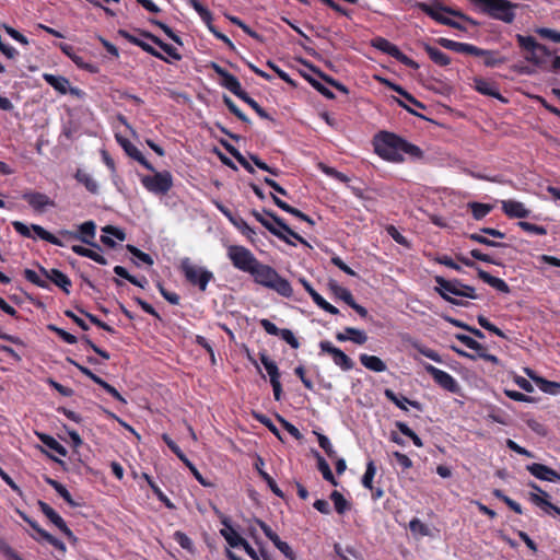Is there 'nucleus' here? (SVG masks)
I'll return each instance as SVG.
<instances>
[{"mask_svg": "<svg viewBox=\"0 0 560 560\" xmlns=\"http://www.w3.org/2000/svg\"><path fill=\"white\" fill-rule=\"evenodd\" d=\"M374 150L382 159L393 163L404 162L402 153L413 159L423 156V151L418 145L388 131H381L375 136Z\"/></svg>", "mask_w": 560, "mask_h": 560, "instance_id": "1", "label": "nucleus"}, {"mask_svg": "<svg viewBox=\"0 0 560 560\" xmlns=\"http://www.w3.org/2000/svg\"><path fill=\"white\" fill-rule=\"evenodd\" d=\"M250 275L256 283L276 291L281 296L290 298L293 294L290 282L268 265L259 261Z\"/></svg>", "mask_w": 560, "mask_h": 560, "instance_id": "2", "label": "nucleus"}, {"mask_svg": "<svg viewBox=\"0 0 560 560\" xmlns=\"http://www.w3.org/2000/svg\"><path fill=\"white\" fill-rule=\"evenodd\" d=\"M39 271L42 276L45 277L42 278L36 271L32 269H24L23 276L24 278L31 282L32 284L42 288V289H49V282H52L55 285L60 288L63 292L69 293L70 288L72 287V282L70 278L60 271L59 269L52 268L50 270H47L43 266H39Z\"/></svg>", "mask_w": 560, "mask_h": 560, "instance_id": "3", "label": "nucleus"}, {"mask_svg": "<svg viewBox=\"0 0 560 560\" xmlns=\"http://www.w3.org/2000/svg\"><path fill=\"white\" fill-rule=\"evenodd\" d=\"M480 8L481 12L494 20L510 24L515 19L514 10L518 8V3L509 0H469Z\"/></svg>", "mask_w": 560, "mask_h": 560, "instance_id": "4", "label": "nucleus"}, {"mask_svg": "<svg viewBox=\"0 0 560 560\" xmlns=\"http://www.w3.org/2000/svg\"><path fill=\"white\" fill-rule=\"evenodd\" d=\"M515 38L518 46L527 52L525 55L526 61L541 69H548V59L552 52L545 45L539 44L533 36L516 34Z\"/></svg>", "mask_w": 560, "mask_h": 560, "instance_id": "5", "label": "nucleus"}, {"mask_svg": "<svg viewBox=\"0 0 560 560\" xmlns=\"http://www.w3.org/2000/svg\"><path fill=\"white\" fill-rule=\"evenodd\" d=\"M416 7L418 9H420L422 12H424L425 14H428L431 19L439 22L440 24H443V21H450L451 19L445 16V14H450L453 16H457L462 20H465L472 25H477V22L474 21L471 18L465 15L460 11H457L450 7L443 5L439 1H433L431 3L417 2Z\"/></svg>", "mask_w": 560, "mask_h": 560, "instance_id": "6", "label": "nucleus"}, {"mask_svg": "<svg viewBox=\"0 0 560 560\" xmlns=\"http://www.w3.org/2000/svg\"><path fill=\"white\" fill-rule=\"evenodd\" d=\"M228 257L236 269L248 273H252L259 262L248 248L241 245L229 246Z\"/></svg>", "mask_w": 560, "mask_h": 560, "instance_id": "7", "label": "nucleus"}, {"mask_svg": "<svg viewBox=\"0 0 560 560\" xmlns=\"http://www.w3.org/2000/svg\"><path fill=\"white\" fill-rule=\"evenodd\" d=\"M141 177L142 186L154 195H165L173 187V176L168 171L155 172Z\"/></svg>", "mask_w": 560, "mask_h": 560, "instance_id": "8", "label": "nucleus"}, {"mask_svg": "<svg viewBox=\"0 0 560 560\" xmlns=\"http://www.w3.org/2000/svg\"><path fill=\"white\" fill-rule=\"evenodd\" d=\"M182 269L186 279L201 291H206L208 283L213 279V273L202 267L192 265L188 258L182 262Z\"/></svg>", "mask_w": 560, "mask_h": 560, "instance_id": "9", "label": "nucleus"}, {"mask_svg": "<svg viewBox=\"0 0 560 560\" xmlns=\"http://www.w3.org/2000/svg\"><path fill=\"white\" fill-rule=\"evenodd\" d=\"M12 226L16 233L24 237L34 238V236L32 235L33 231L35 235L40 240L46 241L52 245L62 246L61 241L57 236L46 231L43 226L38 224H31V226H27L25 223L21 221H13Z\"/></svg>", "mask_w": 560, "mask_h": 560, "instance_id": "10", "label": "nucleus"}, {"mask_svg": "<svg viewBox=\"0 0 560 560\" xmlns=\"http://www.w3.org/2000/svg\"><path fill=\"white\" fill-rule=\"evenodd\" d=\"M423 368L425 372L432 376L434 382L443 389L452 394H458L460 392L458 382L447 372L442 371L430 363H424Z\"/></svg>", "mask_w": 560, "mask_h": 560, "instance_id": "11", "label": "nucleus"}, {"mask_svg": "<svg viewBox=\"0 0 560 560\" xmlns=\"http://www.w3.org/2000/svg\"><path fill=\"white\" fill-rule=\"evenodd\" d=\"M259 360L270 377L275 400L280 401L282 398V386L280 383V371L278 365L269 358L266 351L259 352Z\"/></svg>", "mask_w": 560, "mask_h": 560, "instance_id": "12", "label": "nucleus"}, {"mask_svg": "<svg viewBox=\"0 0 560 560\" xmlns=\"http://www.w3.org/2000/svg\"><path fill=\"white\" fill-rule=\"evenodd\" d=\"M384 84H386L390 90L395 91L396 93H398L399 95H401L404 97V101L402 100H399L397 97H394L395 102L401 106L402 108H405L408 113L415 115V116H418V117H421V118H424L422 115L418 114L413 108H411L407 103H409L410 105H413L418 108H422L424 109L425 108V105L422 104L421 102H419L417 98H415L409 92H407L402 86L394 83V82H390L388 80H382Z\"/></svg>", "mask_w": 560, "mask_h": 560, "instance_id": "13", "label": "nucleus"}, {"mask_svg": "<svg viewBox=\"0 0 560 560\" xmlns=\"http://www.w3.org/2000/svg\"><path fill=\"white\" fill-rule=\"evenodd\" d=\"M322 352L330 354L334 363L342 371H350L354 368V362L341 349L335 347L330 341L323 340L319 342Z\"/></svg>", "mask_w": 560, "mask_h": 560, "instance_id": "14", "label": "nucleus"}, {"mask_svg": "<svg viewBox=\"0 0 560 560\" xmlns=\"http://www.w3.org/2000/svg\"><path fill=\"white\" fill-rule=\"evenodd\" d=\"M22 199L37 213H43L47 208H54L56 206L55 201L49 196L39 191H24Z\"/></svg>", "mask_w": 560, "mask_h": 560, "instance_id": "15", "label": "nucleus"}, {"mask_svg": "<svg viewBox=\"0 0 560 560\" xmlns=\"http://www.w3.org/2000/svg\"><path fill=\"white\" fill-rule=\"evenodd\" d=\"M524 373L539 387V389L549 395L560 394V383L548 381L536 374L530 368H524Z\"/></svg>", "mask_w": 560, "mask_h": 560, "instance_id": "16", "label": "nucleus"}, {"mask_svg": "<svg viewBox=\"0 0 560 560\" xmlns=\"http://www.w3.org/2000/svg\"><path fill=\"white\" fill-rule=\"evenodd\" d=\"M434 281L436 283L435 291L441 295V298L447 302H451L454 298L451 295L457 296V288L458 279L447 280L442 276H435Z\"/></svg>", "mask_w": 560, "mask_h": 560, "instance_id": "17", "label": "nucleus"}, {"mask_svg": "<svg viewBox=\"0 0 560 560\" xmlns=\"http://www.w3.org/2000/svg\"><path fill=\"white\" fill-rule=\"evenodd\" d=\"M38 506L42 513L56 526L58 527L67 537H72L73 534L70 528L67 526L63 518L46 502L38 501Z\"/></svg>", "mask_w": 560, "mask_h": 560, "instance_id": "18", "label": "nucleus"}, {"mask_svg": "<svg viewBox=\"0 0 560 560\" xmlns=\"http://www.w3.org/2000/svg\"><path fill=\"white\" fill-rule=\"evenodd\" d=\"M526 469L539 480L550 482L560 481V474L544 464L533 463L527 465Z\"/></svg>", "mask_w": 560, "mask_h": 560, "instance_id": "19", "label": "nucleus"}, {"mask_svg": "<svg viewBox=\"0 0 560 560\" xmlns=\"http://www.w3.org/2000/svg\"><path fill=\"white\" fill-rule=\"evenodd\" d=\"M117 142L121 145L128 156L139 162L149 171H154L153 165L143 156V154L126 138L116 133Z\"/></svg>", "mask_w": 560, "mask_h": 560, "instance_id": "20", "label": "nucleus"}, {"mask_svg": "<svg viewBox=\"0 0 560 560\" xmlns=\"http://www.w3.org/2000/svg\"><path fill=\"white\" fill-rule=\"evenodd\" d=\"M436 42L442 47L459 54L474 55L476 52H479V47L471 44L459 43L444 37L439 38Z\"/></svg>", "mask_w": 560, "mask_h": 560, "instance_id": "21", "label": "nucleus"}, {"mask_svg": "<svg viewBox=\"0 0 560 560\" xmlns=\"http://www.w3.org/2000/svg\"><path fill=\"white\" fill-rule=\"evenodd\" d=\"M502 210L510 218L524 219L530 214V211L516 200H503Z\"/></svg>", "mask_w": 560, "mask_h": 560, "instance_id": "22", "label": "nucleus"}, {"mask_svg": "<svg viewBox=\"0 0 560 560\" xmlns=\"http://www.w3.org/2000/svg\"><path fill=\"white\" fill-rule=\"evenodd\" d=\"M119 35H121L122 37L128 39L133 45L139 46L142 50L150 54L151 56H153L160 60L166 61V62L168 61L160 51H158L152 45L148 44L142 38L130 35L128 32H126L124 30L119 31Z\"/></svg>", "mask_w": 560, "mask_h": 560, "instance_id": "23", "label": "nucleus"}, {"mask_svg": "<svg viewBox=\"0 0 560 560\" xmlns=\"http://www.w3.org/2000/svg\"><path fill=\"white\" fill-rule=\"evenodd\" d=\"M474 82H475V88L479 93L487 95V96L494 97L503 103L508 102V100L500 94V92L494 83L487 81L485 79H481V78L475 79Z\"/></svg>", "mask_w": 560, "mask_h": 560, "instance_id": "24", "label": "nucleus"}, {"mask_svg": "<svg viewBox=\"0 0 560 560\" xmlns=\"http://www.w3.org/2000/svg\"><path fill=\"white\" fill-rule=\"evenodd\" d=\"M140 36L142 38L149 39L152 43H154L155 45H158L165 54H167L174 60H180L182 59V55L177 51V49L175 47H173L170 44L164 43L161 38H159L158 36L153 35V34H151L150 32L142 31L140 33Z\"/></svg>", "mask_w": 560, "mask_h": 560, "instance_id": "25", "label": "nucleus"}, {"mask_svg": "<svg viewBox=\"0 0 560 560\" xmlns=\"http://www.w3.org/2000/svg\"><path fill=\"white\" fill-rule=\"evenodd\" d=\"M478 277L487 284L495 289L497 291L501 293H510V287L508 283L497 277L491 276L489 272L485 271L481 268H478Z\"/></svg>", "mask_w": 560, "mask_h": 560, "instance_id": "26", "label": "nucleus"}, {"mask_svg": "<svg viewBox=\"0 0 560 560\" xmlns=\"http://www.w3.org/2000/svg\"><path fill=\"white\" fill-rule=\"evenodd\" d=\"M384 396L390 400L393 404H395L399 409L404 410V411H407V407H406V404L410 405L411 407L418 409V410H421L422 407H421V404L417 400H410L408 399L407 397L405 396H398L394 393V390L389 389V388H386L384 390Z\"/></svg>", "mask_w": 560, "mask_h": 560, "instance_id": "27", "label": "nucleus"}, {"mask_svg": "<svg viewBox=\"0 0 560 560\" xmlns=\"http://www.w3.org/2000/svg\"><path fill=\"white\" fill-rule=\"evenodd\" d=\"M264 465V459L260 456H258L255 463V468L257 469L259 476L266 481V483L268 485L269 489L273 492V494H276L279 498H283L284 493L278 487L272 477L262 469Z\"/></svg>", "mask_w": 560, "mask_h": 560, "instance_id": "28", "label": "nucleus"}, {"mask_svg": "<svg viewBox=\"0 0 560 560\" xmlns=\"http://www.w3.org/2000/svg\"><path fill=\"white\" fill-rule=\"evenodd\" d=\"M271 198L273 200V202L283 211L294 215L295 218L302 220V221H305L307 222L310 225H314L315 222L314 220L308 217L307 214L303 213L302 211H300L299 209L294 208V207H291L289 203L284 202L283 200H281L280 198H278L275 194H271Z\"/></svg>", "mask_w": 560, "mask_h": 560, "instance_id": "29", "label": "nucleus"}, {"mask_svg": "<svg viewBox=\"0 0 560 560\" xmlns=\"http://www.w3.org/2000/svg\"><path fill=\"white\" fill-rule=\"evenodd\" d=\"M360 362L365 369L377 373L385 372L387 369L385 362L376 355L362 353Z\"/></svg>", "mask_w": 560, "mask_h": 560, "instance_id": "30", "label": "nucleus"}, {"mask_svg": "<svg viewBox=\"0 0 560 560\" xmlns=\"http://www.w3.org/2000/svg\"><path fill=\"white\" fill-rule=\"evenodd\" d=\"M222 524L224 528L220 530L221 535L225 538L228 544L233 547H240V544L243 541V537L238 535V533L232 527L229 520H223Z\"/></svg>", "mask_w": 560, "mask_h": 560, "instance_id": "31", "label": "nucleus"}, {"mask_svg": "<svg viewBox=\"0 0 560 560\" xmlns=\"http://www.w3.org/2000/svg\"><path fill=\"white\" fill-rule=\"evenodd\" d=\"M43 79L60 94H67L70 85L67 78L51 73H44Z\"/></svg>", "mask_w": 560, "mask_h": 560, "instance_id": "32", "label": "nucleus"}, {"mask_svg": "<svg viewBox=\"0 0 560 560\" xmlns=\"http://www.w3.org/2000/svg\"><path fill=\"white\" fill-rule=\"evenodd\" d=\"M221 85L223 88H225L226 90H229L231 93H233L238 98H242L243 95H245L247 93L242 89L238 79L235 75L231 74L230 72H228L222 78Z\"/></svg>", "mask_w": 560, "mask_h": 560, "instance_id": "33", "label": "nucleus"}, {"mask_svg": "<svg viewBox=\"0 0 560 560\" xmlns=\"http://www.w3.org/2000/svg\"><path fill=\"white\" fill-rule=\"evenodd\" d=\"M313 455L317 459V468L322 472L323 478L330 482L332 486H338V481L334 477L331 469L325 458L320 455V453L316 450H313Z\"/></svg>", "mask_w": 560, "mask_h": 560, "instance_id": "34", "label": "nucleus"}, {"mask_svg": "<svg viewBox=\"0 0 560 560\" xmlns=\"http://www.w3.org/2000/svg\"><path fill=\"white\" fill-rule=\"evenodd\" d=\"M422 47L434 63H436L441 67H445V66L450 65V62H451L450 57L446 54H444L442 50H440L429 44H423Z\"/></svg>", "mask_w": 560, "mask_h": 560, "instance_id": "35", "label": "nucleus"}, {"mask_svg": "<svg viewBox=\"0 0 560 560\" xmlns=\"http://www.w3.org/2000/svg\"><path fill=\"white\" fill-rule=\"evenodd\" d=\"M264 212L270 217L271 220L275 221V223L282 229L287 234H289L291 237L299 241L301 244L308 246V243L298 233H295L290 226L284 222L283 219L275 214L272 211L264 209Z\"/></svg>", "mask_w": 560, "mask_h": 560, "instance_id": "36", "label": "nucleus"}, {"mask_svg": "<svg viewBox=\"0 0 560 560\" xmlns=\"http://www.w3.org/2000/svg\"><path fill=\"white\" fill-rule=\"evenodd\" d=\"M300 74L322 95H324L328 100H334L335 94L326 88L322 82H319L317 79H315L310 72L305 70H300Z\"/></svg>", "mask_w": 560, "mask_h": 560, "instance_id": "37", "label": "nucleus"}, {"mask_svg": "<svg viewBox=\"0 0 560 560\" xmlns=\"http://www.w3.org/2000/svg\"><path fill=\"white\" fill-rule=\"evenodd\" d=\"M39 440L45 446L56 452L58 455L62 457H66L68 455L67 448L62 444H60L55 438L48 434H40Z\"/></svg>", "mask_w": 560, "mask_h": 560, "instance_id": "38", "label": "nucleus"}, {"mask_svg": "<svg viewBox=\"0 0 560 560\" xmlns=\"http://www.w3.org/2000/svg\"><path fill=\"white\" fill-rule=\"evenodd\" d=\"M387 55H389L390 57L395 58L396 60H398L399 62H401L402 65H405L409 68H412V69L419 68V65L415 60H412L411 58H409L408 56L402 54L400 51V49L394 44L390 45Z\"/></svg>", "mask_w": 560, "mask_h": 560, "instance_id": "39", "label": "nucleus"}, {"mask_svg": "<svg viewBox=\"0 0 560 560\" xmlns=\"http://www.w3.org/2000/svg\"><path fill=\"white\" fill-rule=\"evenodd\" d=\"M477 57H485L483 63L487 67H495L504 62L503 58L498 57V52L479 48V52L474 54Z\"/></svg>", "mask_w": 560, "mask_h": 560, "instance_id": "40", "label": "nucleus"}, {"mask_svg": "<svg viewBox=\"0 0 560 560\" xmlns=\"http://www.w3.org/2000/svg\"><path fill=\"white\" fill-rule=\"evenodd\" d=\"M95 224L92 221L82 223L79 228V238L86 244H92V240L95 236Z\"/></svg>", "mask_w": 560, "mask_h": 560, "instance_id": "41", "label": "nucleus"}, {"mask_svg": "<svg viewBox=\"0 0 560 560\" xmlns=\"http://www.w3.org/2000/svg\"><path fill=\"white\" fill-rule=\"evenodd\" d=\"M126 249L130 254H132V256L137 259V261H135L137 266H140L141 264H144L148 266L153 265V262H154L153 258L149 254L137 248L136 246L128 244V245H126Z\"/></svg>", "mask_w": 560, "mask_h": 560, "instance_id": "42", "label": "nucleus"}, {"mask_svg": "<svg viewBox=\"0 0 560 560\" xmlns=\"http://www.w3.org/2000/svg\"><path fill=\"white\" fill-rule=\"evenodd\" d=\"M329 287L334 294L347 304L352 302V300L354 299L349 289L339 285L336 281H330Z\"/></svg>", "mask_w": 560, "mask_h": 560, "instance_id": "43", "label": "nucleus"}, {"mask_svg": "<svg viewBox=\"0 0 560 560\" xmlns=\"http://www.w3.org/2000/svg\"><path fill=\"white\" fill-rule=\"evenodd\" d=\"M72 250L80 256L89 257L100 264H105V258L100 253L93 249L86 248L81 245H73Z\"/></svg>", "mask_w": 560, "mask_h": 560, "instance_id": "44", "label": "nucleus"}, {"mask_svg": "<svg viewBox=\"0 0 560 560\" xmlns=\"http://www.w3.org/2000/svg\"><path fill=\"white\" fill-rule=\"evenodd\" d=\"M112 237H115L122 242L126 238V233L120 228L107 224V249L116 247V243L113 241Z\"/></svg>", "mask_w": 560, "mask_h": 560, "instance_id": "45", "label": "nucleus"}, {"mask_svg": "<svg viewBox=\"0 0 560 560\" xmlns=\"http://www.w3.org/2000/svg\"><path fill=\"white\" fill-rule=\"evenodd\" d=\"M468 207L471 209L472 217L476 220L483 219L493 208L491 205L480 202H469Z\"/></svg>", "mask_w": 560, "mask_h": 560, "instance_id": "46", "label": "nucleus"}, {"mask_svg": "<svg viewBox=\"0 0 560 560\" xmlns=\"http://www.w3.org/2000/svg\"><path fill=\"white\" fill-rule=\"evenodd\" d=\"M75 178L79 183L83 184L90 192L95 194L97 191L96 182L86 172L78 170Z\"/></svg>", "mask_w": 560, "mask_h": 560, "instance_id": "47", "label": "nucleus"}, {"mask_svg": "<svg viewBox=\"0 0 560 560\" xmlns=\"http://www.w3.org/2000/svg\"><path fill=\"white\" fill-rule=\"evenodd\" d=\"M330 499L334 502L335 510L337 511L338 514H345L350 509L349 502L340 492L332 491L330 494Z\"/></svg>", "mask_w": 560, "mask_h": 560, "instance_id": "48", "label": "nucleus"}, {"mask_svg": "<svg viewBox=\"0 0 560 560\" xmlns=\"http://www.w3.org/2000/svg\"><path fill=\"white\" fill-rule=\"evenodd\" d=\"M241 100L250 106L260 118L273 121V118L248 93L243 95Z\"/></svg>", "mask_w": 560, "mask_h": 560, "instance_id": "49", "label": "nucleus"}, {"mask_svg": "<svg viewBox=\"0 0 560 560\" xmlns=\"http://www.w3.org/2000/svg\"><path fill=\"white\" fill-rule=\"evenodd\" d=\"M376 474V466L373 460L368 462L365 472L362 477L364 488L373 490V478Z\"/></svg>", "mask_w": 560, "mask_h": 560, "instance_id": "50", "label": "nucleus"}, {"mask_svg": "<svg viewBox=\"0 0 560 560\" xmlns=\"http://www.w3.org/2000/svg\"><path fill=\"white\" fill-rule=\"evenodd\" d=\"M467 237L474 242H477L479 244H482V245H486L489 247H498V248L506 247V244L492 241V240L483 236L481 234V232L480 233H471Z\"/></svg>", "mask_w": 560, "mask_h": 560, "instance_id": "51", "label": "nucleus"}, {"mask_svg": "<svg viewBox=\"0 0 560 560\" xmlns=\"http://www.w3.org/2000/svg\"><path fill=\"white\" fill-rule=\"evenodd\" d=\"M252 214L253 217L264 226L266 228L271 234H276V228H277V224L275 223V221H270L269 219H267V214L262 211L259 212L257 210H253L252 211ZM268 218H270L268 215Z\"/></svg>", "mask_w": 560, "mask_h": 560, "instance_id": "52", "label": "nucleus"}, {"mask_svg": "<svg viewBox=\"0 0 560 560\" xmlns=\"http://www.w3.org/2000/svg\"><path fill=\"white\" fill-rule=\"evenodd\" d=\"M345 331L349 335V339L357 345H364L368 341V335L364 330L347 327Z\"/></svg>", "mask_w": 560, "mask_h": 560, "instance_id": "53", "label": "nucleus"}, {"mask_svg": "<svg viewBox=\"0 0 560 560\" xmlns=\"http://www.w3.org/2000/svg\"><path fill=\"white\" fill-rule=\"evenodd\" d=\"M253 417L261 424H264L266 428L269 429L270 432H272L278 439L281 440L280 431L278 428L273 424L270 418H268L266 415L260 412H253Z\"/></svg>", "mask_w": 560, "mask_h": 560, "instance_id": "54", "label": "nucleus"}, {"mask_svg": "<svg viewBox=\"0 0 560 560\" xmlns=\"http://www.w3.org/2000/svg\"><path fill=\"white\" fill-rule=\"evenodd\" d=\"M455 338L457 340H459L463 345H465L467 348L474 350V351H483L485 348L481 343H479L478 341H476L474 338H471L470 336L468 335H464V334H456L455 335Z\"/></svg>", "mask_w": 560, "mask_h": 560, "instance_id": "55", "label": "nucleus"}, {"mask_svg": "<svg viewBox=\"0 0 560 560\" xmlns=\"http://www.w3.org/2000/svg\"><path fill=\"white\" fill-rule=\"evenodd\" d=\"M223 102L229 108V110L232 114H234L238 119L246 124L250 122L249 118L236 106V104L232 101L231 97H229L228 95H223Z\"/></svg>", "mask_w": 560, "mask_h": 560, "instance_id": "56", "label": "nucleus"}, {"mask_svg": "<svg viewBox=\"0 0 560 560\" xmlns=\"http://www.w3.org/2000/svg\"><path fill=\"white\" fill-rule=\"evenodd\" d=\"M314 433L317 435L318 444L325 451L327 456L330 457V458H335L336 457V451L334 450V447H332V445L330 443V440L326 435H324L322 433H318V432H314Z\"/></svg>", "mask_w": 560, "mask_h": 560, "instance_id": "57", "label": "nucleus"}, {"mask_svg": "<svg viewBox=\"0 0 560 560\" xmlns=\"http://www.w3.org/2000/svg\"><path fill=\"white\" fill-rule=\"evenodd\" d=\"M409 528H410L411 533L419 534L420 536H429L430 535L429 527L417 517H413L409 522Z\"/></svg>", "mask_w": 560, "mask_h": 560, "instance_id": "58", "label": "nucleus"}, {"mask_svg": "<svg viewBox=\"0 0 560 560\" xmlns=\"http://www.w3.org/2000/svg\"><path fill=\"white\" fill-rule=\"evenodd\" d=\"M456 288L458 291L457 296L472 299V300L479 299V295L476 293L475 288L464 284L460 280H458V284L456 285Z\"/></svg>", "mask_w": 560, "mask_h": 560, "instance_id": "59", "label": "nucleus"}, {"mask_svg": "<svg viewBox=\"0 0 560 560\" xmlns=\"http://www.w3.org/2000/svg\"><path fill=\"white\" fill-rule=\"evenodd\" d=\"M517 225L523 231H525L527 233L537 234V235H546L547 234L546 228H544L541 225L533 224V223L527 222V221H520V222H517Z\"/></svg>", "mask_w": 560, "mask_h": 560, "instance_id": "60", "label": "nucleus"}, {"mask_svg": "<svg viewBox=\"0 0 560 560\" xmlns=\"http://www.w3.org/2000/svg\"><path fill=\"white\" fill-rule=\"evenodd\" d=\"M477 320H478V324L486 330L490 331V332H493L494 335L501 337V338H505V334L500 329L498 328L495 325H493L492 323H490L488 320V318H486L483 315H479L477 317Z\"/></svg>", "mask_w": 560, "mask_h": 560, "instance_id": "61", "label": "nucleus"}, {"mask_svg": "<svg viewBox=\"0 0 560 560\" xmlns=\"http://www.w3.org/2000/svg\"><path fill=\"white\" fill-rule=\"evenodd\" d=\"M174 540L183 548L188 551H192L194 542L192 540L183 532L177 530L173 535Z\"/></svg>", "mask_w": 560, "mask_h": 560, "instance_id": "62", "label": "nucleus"}, {"mask_svg": "<svg viewBox=\"0 0 560 560\" xmlns=\"http://www.w3.org/2000/svg\"><path fill=\"white\" fill-rule=\"evenodd\" d=\"M536 33L541 36L542 38L549 39L553 43H560V32L547 28V27H540L536 30Z\"/></svg>", "mask_w": 560, "mask_h": 560, "instance_id": "63", "label": "nucleus"}, {"mask_svg": "<svg viewBox=\"0 0 560 560\" xmlns=\"http://www.w3.org/2000/svg\"><path fill=\"white\" fill-rule=\"evenodd\" d=\"M232 224L249 238L252 237V235L255 234V231L240 215H237L236 219L233 220Z\"/></svg>", "mask_w": 560, "mask_h": 560, "instance_id": "64", "label": "nucleus"}]
</instances>
